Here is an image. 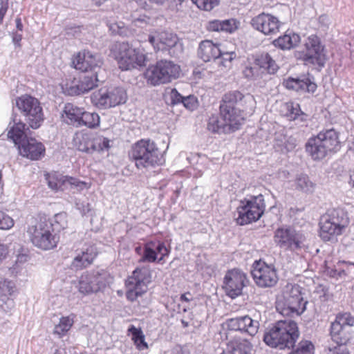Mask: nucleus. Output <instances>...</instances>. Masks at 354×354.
<instances>
[{
  "label": "nucleus",
  "mask_w": 354,
  "mask_h": 354,
  "mask_svg": "<svg viewBox=\"0 0 354 354\" xmlns=\"http://www.w3.org/2000/svg\"><path fill=\"white\" fill-rule=\"evenodd\" d=\"M299 336L297 324L290 319L280 320L268 328L263 335L264 342L272 348H292Z\"/></svg>",
  "instance_id": "nucleus-1"
},
{
  "label": "nucleus",
  "mask_w": 354,
  "mask_h": 354,
  "mask_svg": "<svg viewBox=\"0 0 354 354\" xmlns=\"http://www.w3.org/2000/svg\"><path fill=\"white\" fill-rule=\"evenodd\" d=\"M339 148V133L333 128L321 131L317 136L310 137L306 144V150L313 160L323 159Z\"/></svg>",
  "instance_id": "nucleus-2"
},
{
  "label": "nucleus",
  "mask_w": 354,
  "mask_h": 354,
  "mask_svg": "<svg viewBox=\"0 0 354 354\" xmlns=\"http://www.w3.org/2000/svg\"><path fill=\"white\" fill-rule=\"evenodd\" d=\"M307 304L301 296L300 286L288 283L277 299L276 310L283 316H299L305 311Z\"/></svg>",
  "instance_id": "nucleus-3"
},
{
  "label": "nucleus",
  "mask_w": 354,
  "mask_h": 354,
  "mask_svg": "<svg viewBox=\"0 0 354 354\" xmlns=\"http://www.w3.org/2000/svg\"><path fill=\"white\" fill-rule=\"evenodd\" d=\"M130 156L139 169L162 164V155L156 144L149 139H142L132 147Z\"/></svg>",
  "instance_id": "nucleus-4"
},
{
  "label": "nucleus",
  "mask_w": 354,
  "mask_h": 354,
  "mask_svg": "<svg viewBox=\"0 0 354 354\" xmlns=\"http://www.w3.org/2000/svg\"><path fill=\"white\" fill-rule=\"evenodd\" d=\"M27 232L32 244L43 250L55 248L59 242V236L53 233V225L45 219L32 220Z\"/></svg>",
  "instance_id": "nucleus-5"
},
{
  "label": "nucleus",
  "mask_w": 354,
  "mask_h": 354,
  "mask_svg": "<svg viewBox=\"0 0 354 354\" xmlns=\"http://www.w3.org/2000/svg\"><path fill=\"white\" fill-rule=\"evenodd\" d=\"M180 67L174 62L162 59L148 68L146 72L147 82L153 86L167 84L180 77Z\"/></svg>",
  "instance_id": "nucleus-6"
},
{
  "label": "nucleus",
  "mask_w": 354,
  "mask_h": 354,
  "mask_svg": "<svg viewBox=\"0 0 354 354\" xmlns=\"http://www.w3.org/2000/svg\"><path fill=\"white\" fill-rule=\"evenodd\" d=\"M16 106L29 127L37 129L44 120L40 102L29 95H23L16 99Z\"/></svg>",
  "instance_id": "nucleus-7"
},
{
  "label": "nucleus",
  "mask_w": 354,
  "mask_h": 354,
  "mask_svg": "<svg viewBox=\"0 0 354 354\" xmlns=\"http://www.w3.org/2000/svg\"><path fill=\"white\" fill-rule=\"evenodd\" d=\"M110 274L104 270H91L81 274L76 286L84 296L102 292L111 282Z\"/></svg>",
  "instance_id": "nucleus-8"
},
{
  "label": "nucleus",
  "mask_w": 354,
  "mask_h": 354,
  "mask_svg": "<svg viewBox=\"0 0 354 354\" xmlns=\"http://www.w3.org/2000/svg\"><path fill=\"white\" fill-rule=\"evenodd\" d=\"M265 207L262 194L241 200L236 209V223L240 225H244L258 221L263 215Z\"/></svg>",
  "instance_id": "nucleus-9"
},
{
  "label": "nucleus",
  "mask_w": 354,
  "mask_h": 354,
  "mask_svg": "<svg viewBox=\"0 0 354 354\" xmlns=\"http://www.w3.org/2000/svg\"><path fill=\"white\" fill-rule=\"evenodd\" d=\"M127 100L126 91L118 86L102 87L93 92L91 103L98 109H107L124 104Z\"/></svg>",
  "instance_id": "nucleus-10"
},
{
  "label": "nucleus",
  "mask_w": 354,
  "mask_h": 354,
  "mask_svg": "<svg viewBox=\"0 0 354 354\" xmlns=\"http://www.w3.org/2000/svg\"><path fill=\"white\" fill-rule=\"evenodd\" d=\"M306 241L304 233L290 226L279 227L274 232V243L284 250L298 252L306 247Z\"/></svg>",
  "instance_id": "nucleus-11"
},
{
  "label": "nucleus",
  "mask_w": 354,
  "mask_h": 354,
  "mask_svg": "<svg viewBox=\"0 0 354 354\" xmlns=\"http://www.w3.org/2000/svg\"><path fill=\"white\" fill-rule=\"evenodd\" d=\"M151 282V273L148 268H136L126 281L127 299L131 301L136 300L147 292Z\"/></svg>",
  "instance_id": "nucleus-12"
},
{
  "label": "nucleus",
  "mask_w": 354,
  "mask_h": 354,
  "mask_svg": "<svg viewBox=\"0 0 354 354\" xmlns=\"http://www.w3.org/2000/svg\"><path fill=\"white\" fill-rule=\"evenodd\" d=\"M148 40L155 50H166L174 57H178L183 51L182 42L176 34L170 32H152L149 35Z\"/></svg>",
  "instance_id": "nucleus-13"
},
{
  "label": "nucleus",
  "mask_w": 354,
  "mask_h": 354,
  "mask_svg": "<svg viewBox=\"0 0 354 354\" xmlns=\"http://www.w3.org/2000/svg\"><path fill=\"white\" fill-rule=\"evenodd\" d=\"M115 57L120 68L122 71L144 66L146 61L145 54L126 42L120 43L117 46Z\"/></svg>",
  "instance_id": "nucleus-14"
},
{
  "label": "nucleus",
  "mask_w": 354,
  "mask_h": 354,
  "mask_svg": "<svg viewBox=\"0 0 354 354\" xmlns=\"http://www.w3.org/2000/svg\"><path fill=\"white\" fill-rule=\"evenodd\" d=\"M278 69L274 60L268 53L258 55L253 63H249L243 71L245 77L259 80L267 74H274Z\"/></svg>",
  "instance_id": "nucleus-15"
},
{
  "label": "nucleus",
  "mask_w": 354,
  "mask_h": 354,
  "mask_svg": "<svg viewBox=\"0 0 354 354\" xmlns=\"http://www.w3.org/2000/svg\"><path fill=\"white\" fill-rule=\"evenodd\" d=\"M251 274L256 284L261 288L273 287L279 279L275 267L261 260L254 261Z\"/></svg>",
  "instance_id": "nucleus-16"
},
{
  "label": "nucleus",
  "mask_w": 354,
  "mask_h": 354,
  "mask_svg": "<svg viewBox=\"0 0 354 354\" xmlns=\"http://www.w3.org/2000/svg\"><path fill=\"white\" fill-rule=\"evenodd\" d=\"M105 80V73H100L99 75L94 73H88L80 77L74 78L71 82L66 84V91L69 95H80L88 92L97 86L99 82Z\"/></svg>",
  "instance_id": "nucleus-17"
},
{
  "label": "nucleus",
  "mask_w": 354,
  "mask_h": 354,
  "mask_svg": "<svg viewBox=\"0 0 354 354\" xmlns=\"http://www.w3.org/2000/svg\"><path fill=\"white\" fill-rule=\"evenodd\" d=\"M73 65L77 70L100 74L105 71L102 68L103 61L101 56L88 50L80 52L73 59Z\"/></svg>",
  "instance_id": "nucleus-18"
},
{
  "label": "nucleus",
  "mask_w": 354,
  "mask_h": 354,
  "mask_svg": "<svg viewBox=\"0 0 354 354\" xmlns=\"http://www.w3.org/2000/svg\"><path fill=\"white\" fill-rule=\"evenodd\" d=\"M248 283L245 273L240 269L228 270L224 277L223 289L227 296L234 299L242 294L243 289Z\"/></svg>",
  "instance_id": "nucleus-19"
},
{
  "label": "nucleus",
  "mask_w": 354,
  "mask_h": 354,
  "mask_svg": "<svg viewBox=\"0 0 354 354\" xmlns=\"http://www.w3.org/2000/svg\"><path fill=\"white\" fill-rule=\"evenodd\" d=\"M251 25L265 35H271L279 32L280 22L276 17L262 12L252 19Z\"/></svg>",
  "instance_id": "nucleus-20"
},
{
  "label": "nucleus",
  "mask_w": 354,
  "mask_h": 354,
  "mask_svg": "<svg viewBox=\"0 0 354 354\" xmlns=\"http://www.w3.org/2000/svg\"><path fill=\"white\" fill-rule=\"evenodd\" d=\"M306 51L303 59L306 64L323 66L324 59L319 41L316 35H312L305 42Z\"/></svg>",
  "instance_id": "nucleus-21"
},
{
  "label": "nucleus",
  "mask_w": 354,
  "mask_h": 354,
  "mask_svg": "<svg viewBox=\"0 0 354 354\" xmlns=\"http://www.w3.org/2000/svg\"><path fill=\"white\" fill-rule=\"evenodd\" d=\"M221 105L229 106H241L245 111L252 112L255 106L254 98L250 94L243 95L239 91H232L225 93Z\"/></svg>",
  "instance_id": "nucleus-22"
},
{
  "label": "nucleus",
  "mask_w": 354,
  "mask_h": 354,
  "mask_svg": "<svg viewBox=\"0 0 354 354\" xmlns=\"http://www.w3.org/2000/svg\"><path fill=\"white\" fill-rule=\"evenodd\" d=\"M226 326L229 330L240 331L254 336L258 332L259 323L248 315H245L227 319Z\"/></svg>",
  "instance_id": "nucleus-23"
},
{
  "label": "nucleus",
  "mask_w": 354,
  "mask_h": 354,
  "mask_svg": "<svg viewBox=\"0 0 354 354\" xmlns=\"http://www.w3.org/2000/svg\"><path fill=\"white\" fill-rule=\"evenodd\" d=\"M220 115L230 127V132L238 130L244 122V117L239 107L220 105Z\"/></svg>",
  "instance_id": "nucleus-24"
},
{
  "label": "nucleus",
  "mask_w": 354,
  "mask_h": 354,
  "mask_svg": "<svg viewBox=\"0 0 354 354\" xmlns=\"http://www.w3.org/2000/svg\"><path fill=\"white\" fill-rule=\"evenodd\" d=\"M18 149L21 156L33 160L40 159L45 154L44 145L33 138H26L20 143Z\"/></svg>",
  "instance_id": "nucleus-25"
},
{
  "label": "nucleus",
  "mask_w": 354,
  "mask_h": 354,
  "mask_svg": "<svg viewBox=\"0 0 354 354\" xmlns=\"http://www.w3.org/2000/svg\"><path fill=\"white\" fill-rule=\"evenodd\" d=\"M313 79L308 75H303L297 78L288 77L284 80L283 84L289 90L314 93L317 89V84Z\"/></svg>",
  "instance_id": "nucleus-26"
},
{
  "label": "nucleus",
  "mask_w": 354,
  "mask_h": 354,
  "mask_svg": "<svg viewBox=\"0 0 354 354\" xmlns=\"http://www.w3.org/2000/svg\"><path fill=\"white\" fill-rule=\"evenodd\" d=\"M97 254L94 245L83 248L80 253L73 259L71 267L75 270H81L91 265Z\"/></svg>",
  "instance_id": "nucleus-27"
},
{
  "label": "nucleus",
  "mask_w": 354,
  "mask_h": 354,
  "mask_svg": "<svg viewBox=\"0 0 354 354\" xmlns=\"http://www.w3.org/2000/svg\"><path fill=\"white\" fill-rule=\"evenodd\" d=\"M319 227L320 236L326 241L342 235L346 231L341 227V225L334 223L328 218H325L324 215L321 218Z\"/></svg>",
  "instance_id": "nucleus-28"
},
{
  "label": "nucleus",
  "mask_w": 354,
  "mask_h": 354,
  "mask_svg": "<svg viewBox=\"0 0 354 354\" xmlns=\"http://www.w3.org/2000/svg\"><path fill=\"white\" fill-rule=\"evenodd\" d=\"M26 122H21L16 116L12 118V122L9 124V130L8 137L11 139L15 145H19L26 138V131L29 129V126L26 127Z\"/></svg>",
  "instance_id": "nucleus-29"
},
{
  "label": "nucleus",
  "mask_w": 354,
  "mask_h": 354,
  "mask_svg": "<svg viewBox=\"0 0 354 354\" xmlns=\"http://www.w3.org/2000/svg\"><path fill=\"white\" fill-rule=\"evenodd\" d=\"M221 53V48L218 44L211 40L202 41L198 48V55L204 62L216 61Z\"/></svg>",
  "instance_id": "nucleus-30"
},
{
  "label": "nucleus",
  "mask_w": 354,
  "mask_h": 354,
  "mask_svg": "<svg viewBox=\"0 0 354 354\" xmlns=\"http://www.w3.org/2000/svg\"><path fill=\"white\" fill-rule=\"evenodd\" d=\"M83 111V108L78 107L71 103H68L64 106L62 117L67 124L79 127H81V123L80 122Z\"/></svg>",
  "instance_id": "nucleus-31"
},
{
  "label": "nucleus",
  "mask_w": 354,
  "mask_h": 354,
  "mask_svg": "<svg viewBox=\"0 0 354 354\" xmlns=\"http://www.w3.org/2000/svg\"><path fill=\"white\" fill-rule=\"evenodd\" d=\"M15 290V284L13 281L9 280L0 281V298L5 305L7 306L6 308L1 305L4 311L7 312L14 307V301L8 297L12 296Z\"/></svg>",
  "instance_id": "nucleus-32"
},
{
  "label": "nucleus",
  "mask_w": 354,
  "mask_h": 354,
  "mask_svg": "<svg viewBox=\"0 0 354 354\" xmlns=\"http://www.w3.org/2000/svg\"><path fill=\"white\" fill-rule=\"evenodd\" d=\"M301 39L298 34L288 30L283 35L274 40L273 44L281 49H290L296 46Z\"/></svg>",
  "instance_id": "nucleus-33"
},
{
  "label": "nucleus",
  "mask_w": 354,
  "mask_h": 354,
  "mask_svg": "<svg viewBox=\"0 0 354 354\" xmlns=\"http://www.w3.org/2000/svg\"><path fill=\"white\" fill-rule=\"evenodd\" d=\"M325 218H328L335 223L341 225V227L346 230L350 224V218L348 213L343 209L337 208L328 209L324 214Z\"/></svg>",
  "instance_id": "nucleus-34"
},
{
  "label": "nucleus",
  "mask_w": 354,
  "mask_h": 354,
  "mask_svg": "<svg viewBox=\"0 0 354 354\" xmlns=\"http://www.w3.org/2000/svg\"><path fill=\"white\" fill-rule=\"evenodd\" d=\"M354 324V317L350 313H345L338 314L335 320L331 324L330 328H335V330L342 329L350 330Z\"/></svg>",
  "instance_id": "nucleus-35"
},
{
  "label": "nucleus",
  "mask_w": 354,
  "mask_h": 354,
  "mask_svg": "<svg viewBox=\"0 0 354 354\" xmlns=\"http://www.w3.org/2000/svg\"><path fill=\"white\" fill-rule=\"evenodd\" d=\"M73 142L79 151L91 153V134L76 133L73 138Z\"/></svg>",
  "instance_id": "nucleus-36"
},
{
  "label": "nucleus",
  "mask_w": 354,
  "mask_h": 354,
  "mask_svg": "<svg viewBox=\"0 0 354 354\" xmlns=\"http://www.w3.org/2000/svg\"><path fill=\"white\" fill-rule=\"evenodd\" d=\"M66 176L58 173L46 174V179L49 188L56 192L65 190Z\"/></svg>",
  "instance_id": "nucleus-37"
},
{
  "label": "nucleus",
  "mask_w": 354,
  "mask_h": 354,
  "mask_svg": "<svg viewBox=\"0 0 354 354\" xmlns=\"http://www.w3.org/2000/svg\"><path fill=\"white\" fill-rule=\"evenodd\" d=\"M226 124L221 118L219 119L217 115H212L209 118L207 129L213 133H230V127Z\"/></svg>",
  "instance_id": "nucleus-38"
},
{
  "label": "nucleus",
  "mask_w": 354,
  "mask_h": 354,
  "mask_svg": "<svg viewBox=\"0 0 354 354\" xmlns=\"http://www.w3.org/2000/svg\"><path fill=\"white\" fill-rule=\"evenodd\" d=\"M330 336L338 346H344L351 339V330L342 328L335 330V328H330Z\"/></svg>",
  "instance_id": "nucleus-39"
},
{
  "label": "nucleus",
  "mask_w": 354,
  "mask_h": 354,
  "mask_svg": "<svg viewBox=\"0 0 354 354\" xmlns=\"http://www.w3.org/2000/svg\"><path fill=\"white\" fill-rule=\"evenodd\" d=\"M294 185L296 189L305 193H311L315 188V184L304 174L297 176Z\"/></svg>",
  "instance_id": "nucleus-40"
},
{
  "label": "nucleus",
  "mask_w": 354,
  "mask_h": 354,
  "mask_svg": "<svg viewBox=\"0 0 354 354\" xmlns=\"http://www.w3.org/2000/svg\"><path fill=\"white\" fill-rule=\"evenodd\" d=\"M110 140L99 134H91V153L108 150L110 148Z\"/></svg>",
  "instance_id": "nucleus-41"
},
{
  "label": "nucleus",
  "mask_w": 354,
  "mask_h": 354,
  "mask_svg": "<svg viewBox=\"0 0 354 354\" xmlns=\"http://www.w3.org/2000/svg\"><path fill=\"white\" fill-rule=\"evenodd\" d=\"M80 123H81V127L86 126L91 129L95 128L100 125V118L95 112L91 113L84 110Z\"/></svg>",
  "instance_id": "nucleus-42"
},
{
  "label": "nucleus",
  "mask_w": 354,
  "mask_h": 354,
  "mask_svg": "<svg viewBox=\"0 0 354 354\" xmlns=\"http://www.w3.org/2000/svg\"><path fill=\"white\" fill-rule=\"evenodd\" d=\"M73 324V319L70 317H62L58 324L55 326L54 333L62 337L66 334Z\"/></svg>",
  "instance_id": "nucleus-43"
},
{
  "label": "nucleus",
  "mask_w": 354,
  "mask_h": 354,
  "mask_svg": "<svg viewBox=\"0 0 354 354\" xmlns=\"http://www.w3.org/2000/svg\"><path fill=\"white\" fill-rule=\"evenodd\" d=\"M236 53L234 51L225 52L221 49V55L216 59L218 65L221 69L230 68L232 66V61L236 58Z\"/></svg>",
  "instance_id": "nucleus-44"
},
{
  "label": "nucleus",
  "mask_w": 354,
  "mask_h": 354,
  "mask_svg": "<svg viewBox=\"0 0 354 354\" xmlns=\"http://www.w3.org/2000/svg\"><path fill=\"white\" fill-rule=\"evenodd\" d=\"M158 260L157 252L154 250L153 242L151 241L145 244L144 252L139 260L140 262L153 263Z\"/></svg>",
  "instance_id": "nucleus-45"
},
{
  "label": "nucleus",
  "mask_w": 354,
  "mask_h": 354,
  "mask_svg": "<svg viewBox=\"0 0 354 354\" xmlns=\"http://www.w3.org/2000/svg\"><path fill=\"white\" fill-rule=\"evenodd\" d=\"M65 189H72L75 191H82L84 189H88V184L84 181H81L77 178L66 176Z\"/></svg>",
  "instance_id": "nucleus-46"
},
{
  "label": "nucleus",
  "mask_w": 354,
  "mask_h": 354,
  "mask_svg": "<svg viewBox=\"0 0 354 354\" xmlns=\"http://www.w3.org/2000/svg\"><path fill=\"white\" fill-rule=\"evenodd\" d=\"M314 346L309 341H301L297 348L290 354H313Z\"/></svg>",
  "instance_id": "nucleus-47"
},
{
  "label": "nucleus",
  "mask_w": 354,
  "mask_h": 354,
  "mask_svg": "<svg viewBox=\"0 0 354 354\" xmlns=\"http://www.w3.org/2000/svg\"><path fill=\"white\" fill-rule=\"evenodd\" d=\"M197 7L203 10L209 11L218 4V0H192Z\"/></svg>",
  "instance_id": "nucleus-48"
},
{
  "label": "nucleus",
  "mask_w": 354,
  "mask_h": 354,
  "mask_svg": "<svg viewBox=\"0 0 354 354\" xmlns=\"http://www.w3.org/2000/svg\"><path fill=\"white\" fill-rule=\"evenodd\" d=\"M66 217L67 216L65 213H59L55 214L54 217V223H51L53 225V227H55L57 230L65 229L67 227Z\"/></svg>",
  "instance_id": "nucleus-49"
},
{
  "label": "nucleus",
  "mask_w": 354,
  "mask_h": 354,
  "mask_svg": "<svg viewBox=\"0 0 354 354\" xmlns=\"http://www.w3.org/2000/svg\"><path fill=\"white\" fill-rule=\"evenodd\" d=\"M14 225V220L6 214L4 212L0 210V229L9 230Z\"/></svg>",
  "instance_id": "nucleus-50"
},
{
  "label": "nucleus",
  "mask_w": 354,
  "mask_h": 354,
  "mask_svg": "<svg viewBox=\"0 0 354 354\" xmlns=\"http://www.w3.org/2000/svg\"><path fill=\"white\" fill-rule=\"evenodd\" d=\"M236 29V21L234 19H227L221 21V31L232 33Z\"/></svg>",
  "instance_id": "nucleus-51"
},
{
  "label": "nucleus",
  "mask_w": 354,
  "mask_h": 354,
  "mask_svg": "<svg viewBox=\"0 0 354 354\" xmlns=\"http://www.w3.org/2000/svg\"><path fill=\"white\" fill-rule=\"evenodd\" d=\"M153 246L154 250L157 252V255L160 254V256L158 258V262H161L163 261L164 257L169 254V251L162 242H153Z\"/></svg>",
  "instance_id": "nucleus-52"
},
{
  "label": "nucleus",
  "mask_w": 354,
  "mask_h": 354,
  "mask_svg": "<svg viewBox=\"0 0 354 354\" xmlns=\"http://www.w3.org/2000/svg\"><path fill=\"white\" fill-rule=\"evenodd\" d=\"M182 103L184 106L189 110H194L198 106L197 98L194 95L185 97Z\"/></svg>",
  "instance_id": "nucleus-53"
},
{
  "label": "nucleus",
  "mask_w": 354,
  "mask_h": 354,
  "mask_svg": "<svg viewBox=\"0 0 354 354\" xmlns=\"http://www.w3.org/2000/svg\"><path fill=\"white\" fill-rule=\"evenodd\" d=\"M288 137L281 133H276L274 137V146L279 147L281 151H283L284 146Z\"/></svg>",
  "instance_id": "nucleus-54"
},
{
  "label": "nucleus",
  "mask_w": 354,
  "mask_h": 354,
  "mask_svg": "<svg viewBox=\"0 0 354 354\" xmlns=\"http://www.w3.org/2000/svg\"><path fill=\"white\" fill-rule=\"evenodd\" d=\"M170 97L173 104L182 103L184 99L183 96L176 88H173L170 93Z\"/></svg>",
  "instance_id": "nucleus-55"
},
{
  "label": "nucleus",
  "mask_w": 354,
  "mask_h": 354,
  "mask_svg": "<svg viewBox=\"0 0 354 354\" xmlns=\"http://www.w3.org/2000/svg\"><path fill=\"white\" fill-rule=\"evenodd\" d=\"M221 21L212 20L207 23L206 28L209 31H221Z\"/></svg>",
  "instance_id": "nucleus-56"
},
{
  "label": "nucleus",
  "mask_w": 354,
  "mask_h": 354,
  "mask_svg": "<svg viewBox=\"0 0 354 354\" xmlns=\"http://www.w3.org/2000/svg\"><path fill=\"white\" fill-rule=\"evenodd\" d=\"M129 331L131 333L132 339L133 340L134 342H138V339L145 336L142 330L140 329L136 328L134 326H131L129 328Z\"/></svg>",
  "instance_id": "nucleus-57"
},
{
  "label": "nucleus",
  "mask_w": 354,
  "mask_h": 354,
  "mask_svg": "<svg viewBox=\"0 0 354 354\" xmlns=\"http://www.w3.org/2000/svg\"><path fill=\"white\" fill-rule=\"evenodd\" d=\"M326 354H349V353L346 347L337 346L329 348Z\"/></svg>",
  "instance_id": "nucleus-58"
},
{
  "label": "nucleus",
  "mask_w": 354,
  "mask_h": 354,
  "mask_svg": "<svg viewBox=\"0 0 354 354\" xmlns=\"http://www.w3.org/2000/svg\"><path fill=\"white\" fill-rule=\"evenodd\" d=\"M296 145V140L294 138L288 137L286 140L283 150L286 151H292Z\"/></svg>",
  "instance_id": "nucleus-59"
},
{
  "label": "nucleus",
  "mask_w": 354,
  "mask_h": 354,
  "mask_svg": "<svg viewBox=\"0 0 354 354\" xmlns=\"http://www.w3.org/2000/svg\"><path fill=\"white\" fill-rule=\"evenodd\" d=\"M8 252V246L6 244L0 242V263L6 259Z\"/></svg>",
  "instance_id": "nucleus-60"
},
{
  "label": "nucleus",
  "mask_w": 354,
  "mask_h": 354,
  "mask_svg": "<svg viewBox=\"0 0 354 354\" xmlns=\"http://www.w3.org/2000/svg\"><path fill=\"white\" fill-rule=\"evenodd\" d=\"M0 24L8 10V0H0Z\"/></svg>",
  "instance_id": "nucleus-61"
},
{
  "label": "nucleus",
  "mask_w": 354,
  "mask_h": 354,
  "mask_svg": "<svg viewBox=\"0 0 354 354\" xmlns=\"http://www.w3.org/2000/svg\"><path fill=\"white\" fill-rule=\"evenodd\" d=\"M138 349L142 351L148 348L147 344L145 341V336L138 339V342H134Z\"/></svg>",
  "instance_id": "nucleus-62"
},
{
  "label": "nucleus",
  "mask_w": 354,
  "mask_h": 354,
  "mask_svg": "<svg viewBox=\"0 0 354 354\" xmlns=\"http://www.w3.org/2000/svg\"><path fill=\"white\" fill-rule=\"evenodd\" d=\"M21 39L22 36L21 34L15 33L12 37V41L16 46H19Z\"/></svg>",
  "instance_id": "nucleus-63"
},
{
  "label": "nucleus",
  "mask_w": 354,
  "mask_h": 354,
  "mask_svg": "<svg viewBox=\"0 0 354 354\" xmlns=\"http://www.w3.org/2000/svg\"><path fill=\"white\" fill-rule=\"evenodd\" d=\"M28 257L26 254H19L17 258V263H24L28 261Z\"/></svg>",
  "instance_id": "nucleus-64"
}]
</instances>
